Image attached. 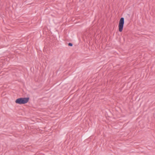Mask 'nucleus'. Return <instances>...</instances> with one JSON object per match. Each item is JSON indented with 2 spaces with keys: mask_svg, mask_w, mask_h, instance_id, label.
<instances>
[{
  "mask_svg": "<svg viewBox=\"0 0 155 155\" xmlns=\"http://www.w3.org/2000/svg\"><path fill=\"white\" fill-rule=\"evenodd\" d=\"M29 100V97H21L17 99L15 101L16 104H25L28 103Z\"/></svg>",
  "mask_w": 155,
  "mask_h": 155,
  "instance_id": "f257e3e1",
  "label": "nucleus"
},
{
  "mask_svg": "<svg viewBox=\"0 0 155 155\" xmlns=\"http://www.w3.org/2000/svg\"><path fill=\"white\" fill-rule=\"evenodd\" d=\"M124 23V18L122 17L120 19L118 25L119 30L120 32L123 31Z\"/></svg>",
  "mask_w": 155,
  "mask_h": 155,
  "instance_id": "f03ea898",
  "label": "nucleus"
},
{
  "mask_svg": "<svg viewBox=\"0 0 155 155\" xmlns=\"http://www.w3.org/2000/svg\"><path fill=\"white\" fill-rule=\"evenodd\" d=\"M68 45L69 46H73V44L71 43H69L68 44Z\"/></svg>",
  "mask_w": 155,
  "mask_h": 155,
  "instance_id": "7ed1b4c3",
  "label": "nucleus"
}]
</instances>
